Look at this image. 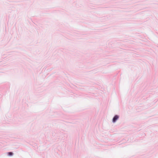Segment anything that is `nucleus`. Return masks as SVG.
<instances>
[{"label": "nucleus", "mask_w": 158, "mask_h": 158, "mask_svg": "<svg viewBox=\"0 0 158 158\" xmlns=\"http://www.w3.org/2000/svg\"><path fill=\"white\" fill-rule=\"evenodd\" d=\"M8 155L10 156H12L13 154V153L12 152H9L8 153Z\"/></svg>", "instance_id": "2"}, {"label": "nucleus", "mask_w": 158, "mask_h": 158, "mask_svg": "<svg viewBox=\"0 0 158 158\" xmlns=\"http://www.w3.org/2000/svg\"><path fill=\"white\" fill-rule=\"evenodd\" d=\"M119 117L117 115H115L113 118V121L115 122L118 119Z\"/></svg>", "instance_id": "1"}]
</instances>
